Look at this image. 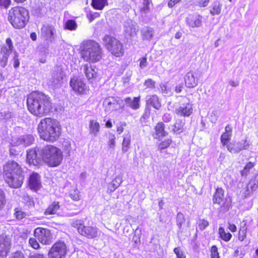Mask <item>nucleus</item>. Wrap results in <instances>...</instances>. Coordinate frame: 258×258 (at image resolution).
I'll return each instance as SVG.
<instances>
[{"label":"nucleus","instance_id":"f257e3e1","mask_svg":"<svg viewBox=\"0 0 258 258\" xmlns=\"http://www.w3.org/2000/svg\"><path fill=\"white\" fill-rule=\"evenodd\" d=\"M28 110L37 117L45 116L52 112V103L50 97L39 91H33L27 96Z\"/></svg>","mask_w":258,"mask_h":258},{"label":"nucleus","instance_id":"f03ea898","mask_svg":"<svg viewBox=\"0 0 258 258\" xmlns=\"http://www.w3.org/2000/svg\"><path fill=\"white\" fill-rule=\"evenodd\" d=\"M37 132L43 140L54 142L60 138L62 128L58 121L51 117L42 119L37 126Z\"/></svg>","mask_w":258,"mask_h":258},{"label":"nucleus","instance_id":"7ed1b4c3","mask_svg":"<svg viewBox=\"0 0 258 258\" xmlns=\"http://www.w3.org/2000/svg\"><path fill=\"white\" fill-rule=\"evenodd\" d=\"M80 53L82 58L89 63L97 62L102 57V50L100 45L91 40H87L82 43Z\"/></svg>","mask_w":258,"mask_h":258},{"label":"nucleus","instance_id":"20e7f679","mask_svg":"<svg viewBox=\"0 0 258 258\" xmlns=\"http://www.w3.org/2000/svg\"><path fill=\"white\" fill-rule=\"evenodd\" d=\"M29 19V11L24 7H13L8 11V20L15 29L24 28L27 24Z\"/></svg>","mask_w":258,"mask_h":258},{"label":"nucleus","instance_id":"39448f33","mask_svg":"<svg viewBox=\"0 0 258 258\" xmlns=\"http://www.w3.org/2000/svg\"><path fill=\"white\" fill-rule=\"evenodd\" d=\"M41 156L43 161L50 167L59 166L63 159V155L60 149L51 145L45 146L41 150Z\"/></svg>","mask_w":258,"mask_h":258},{"label":"nucleus","instance_id":"423d86ee","mask_svg":"<svg viewBox=\"0 0 258 258\" xmlns=\"http://www.w3.org/2000/svg\"><path fill=\"white\" fill-rule=\"evenodd\" d=\"M103 45L110 54L116 57H121L124 54L123 43L110 35H105L103 39Z\"/></svg>","mask_w":258,"mask_h":258},{"label":"nucleus","instance_id":"0eeeda50","mask_svg":"<svg viewBox=\"0 0 258 258\" xmlns=\"http://www.w3.org/2000/svg\"><path fill=\"white\" fill-rule=\"evenodd\" d=\"M214 204L219 206L220 211L226 212L232 208V200L230 197H225V190L221 187L216 188L212 197Z\"/></svg>","mask_w":258,"mask_h":258},{"label":"nucleus","instance_id":"6e6552de","mask_svg":"<svg viewBox=\"0 0 258 258\" xmlns=\"http://www.w3.org/2000/svg\"><path fill=\"white\" fill-rule=\"evenodd\" d=\"M71 225L76 229L79 234L88 239H94L98 236V229L92 225H85L84 222L82 220H74Z\"/></svg>","mask_w":258,"mask_h":258},{"label":"nucleus","instance_id":"1a4fd4ad","mask_svg":"<svg viewBox=\"0 0 258 258\" xmlns=\"http://www.w3.org/2000/svg\"><path fill=\"white\" fill-rule=\"evenodd\" d=\"M70 86L72 90L77 95H85L89 91V87L84 81L77 76L71 78Z\"/></svg>","mask_w":258,"mask_h":258},{"label":"nucleus","instance_id":"9d476101","mask_svg":"<svg viewBox=\"0 0 258 258\" xmlns=\"http://www.w3.org/2000/svg\"><path fill=\"white\" fill-rule=\"evenodd\" d=\"M33 235L43 245H49L53 241L52 234L47 228L38 227L34 230Z\"/></svg>","mask_w":258,"mask_h":258},{"label":"nucleus","instance_id":"9b49d317","mask_svg":"<svg viewBox=\"0 0 258 258\" xmlns=\"http://www.w3.org/2000/svg\"><path fill=\"white\" fill-rule=\"evenodd\" d=\"M67 247L65 243L58 241L55 242L48 252V258H65Z\"/></svg>","mask_w":258,"mask_h":258},{"label":"nucleus","instance_id":"f8f14e48","mask_svg":"<svg viewBox=\"0 0 258 258\" xmlns=\"http://www.w3.org/2000/svg\"><path fill=\"white\" fill-rule=\"evenodd\" d=\"M23 170L18 163L14 160L8 161L3 166L4 177L22 174Z\"/></svg>","mask_w":258,"mask_h":258},{"label":"nucleus","instance_id":"ddd939ff","mask_svg":"<svg viewBox=\"0 0 258 258\" xmlns=\"http://www.w3.org/2000/svg\"><path fill=\"white\" fill-rule=\"evenodd\" d=\"M250 144L246 139L241 140L237 142H231L225 147L232 154H237L240 151L248 149Z\"/></svg>","mask_w":258,"mask_h":258},{"label":"nucleus","instance_id":"4468645a","mask_svg":"<svg viewBox=\"0 0 258 258\" xmlns=\"http://www.w3.org/2000/svg\"><path fill=\"white\" fill-rule=\"evenodd\" d=\"M28 187L31 190L37 192L42 187L40 175L36 172L31 173L27 181Z\"/></svg>","mask_w":258,"mask_h":258},{"label":"nucleus","instance_id":"2eb2a0df","mask_svg":"<svg viewBox=\"0 0 258 258\" xmlns=\"http://www.w3.org/2000/svg\"><path fill=\"white\" fill-rule=\"evenodd\" d=\"M4 179L10 187L18 188L23 184L24 177L22 174H17V175L5 176Z\"/></svg>","mask_w":258,"mask_h":258},{"label":"nucleus","instance_id":"dca6fc26","mask_svg":"<svg viewBox=\"0 0 258 258\" xmlns=\"http://www.w3.org/2000/svg\"><path fill=\"white\" fill-rule=\"evenodd\" d=\"M168 132L165 130V125L162 121L158 122L154 127L152 136L154 139L160 141V139L167 136Z\"/></svg>","mask_w":258,"mask_h":258},{"label":"nucleus","instance_id":"f3484780","mask_svg":"<svg viewBox=\"0 0 258 258\" xmlns=\"http://www.w3.org/2000/svg\"><path fill=\"white\" fill-rule=\"evenodd\" d=\"M54 28L52 25H43L41 29V36L47 43L51 42L54 39Z\"/></svg>","mask_w":258,"mask_h":258},{"label":"nucleus","instance_id":"a211bd4d","mask_svg":"<svg viewBox=\"0 0 258 258\" xmlns=\"http://www.w3.org/2000/svg\"><path fill=\"white\" fill-rule=\"evenodd\" d=\"M233 134V127L231 125L228 124L225 127V131L220 136V142L223 147H225L229 143L231 142V138Z\"/></svg>","mask_w":258,"mask_h":258},{"label":"nucleus","instance_id":"6ab92c4d","mask_svg":"<svg viewBox=\"0 0 258 258\" xmlns=\"http://www.w3.org/2000/svg\"><path fill=\"white\" fill-rule=\"evenodd\" d=\"M184 81L186 87L188 88L196 87L198 84L197 74L192 71L187 72L184 77Z\"/></svg>","mask_w":258,"mask_h":258},{"label":"nucleus","instance_id":"aec40b11","mask_svg":"<svg viewBox=\"0 0 258 258\" xmlns=\"http://www.w3.org/2000/svg\"><path fill=\"white\" fill-rule=\"evenodd\" d=\"M192 112V105L189 102L181 104L175 110V112L177 115L183 117L190 116Z\"/></svg>","mask_w":258,"mask_h":258},{"label":"nucleus","instance_id":"412c9836","mask_svg":"<svg viewBox=\"0 0 258 258\" xmlns=\"http://www.w3.org/2000/svg\"><path fill=\"white\" fill-rule=\"evenodd\" d=\"M258 188V173L248 182L244 192L245 197H248Z\"/></svg>","mask_w":258,"mask_h":258},{"label":"nucleus","instance_id":"4be33fe9","mask_svg":"<svg viewBox=\"0 0 258 258\" xmlns=\"http://www.w3.org/2000/svg\"><path fill=\"white\" fill-rule=\"evenodd\" d=\"M119 104L117 99L113 96H109L104 99L103 106L106 111H112Z\"/></svg>","mask_w":258,"mask_h":258},{"label":"nucleus","instance_id":"5701e85b","mask_svg":"<svg viewBox=\"0 0 258 258\" xmlns=\"http://www.w3.org/2000/svg\"><path fill=\"white\" fill-rule=\"evenodd\" d=\"M27 161L29 164L35 166L40 164V159L38 157L36 150L33 149L27 151Z\"/></svg>","mask_w":258,"mask_h":258},{"label":"nucleus","instance_id":"b1692460","mask_svg":"<svg viewBox=\"0 0 258 258\" xmlns=\"http://www.w3.org/2000/svg\"><path fill=\"white\" fill-rule=\"evenodd\" d=\"M11 241L7 238H0V256H6L11 248Z\"/></svg>","mask_w":258,"mask_h":258},{"label":"nucleus","instance_id":"393cba45","mask_svg":"<svg viewBox=\"0 0 258 258\" xmlns=\"http://www.w3.org/2000/svg\"><path fill=\"white\" fill-rule=\"evenodd\" d=\"M141 96L135 97L132 99L130 97H126L124 99V102L126 106L131 108L133 110H137L140 107Z\"/></svg>","mask_w":258,"mask_h":258},{"label":"nucleus","instance_id":"a878e982","mask_svg":"<svg viewBox=\"0 0 258 258\" xmlns=\"http://www.w3.org/2000/svg\"><path fill=\"white\" fill-rule=\"evenodd\" d=\"M84 72L88 81L96 79L98 76V73L95 68L91 65L85 64L83 66Z\"/></svg>","mask_w":258,"mask_h":258},{"label":"nucleus","instance_id":"bb28decb","mask_svg":"<svg viewBox=\"0 0 258 258\" xmlns=\"http://www.w3.org/2000/svg\"><path fill=\"white\" fill-rule=\"evenodd\" d=\"M186 22L190 27H200L202 23V16L200 15H189L186 18Z\"/></svg>","mask_w":258,"mask_h":258},{"label":"nucleus","instance_id":"cd10ccee","mask_svg":"<svg viewBox=\"0 0 258 258\" xmlns=\"http://www.w3.org/2000/svg\"><path fill=\"white\" fill-rule=\"evenodd\" d=\"M60 208V202L53 201L45 209L44 214L46 216L56 214Z\"/></svg>","mask_w":258,"mask_h":258},{"label":"nucleus","instance_id":"c85d7f7f","mask_svg":"<svg viewBox=\"0 0 258 258\" xmlns=\"http://www.w3.org/2000/svg\"><path fill=\"white\" fill-rule=\"evenodd\" d=\"M146 104L148 106H152L156 109H159L161 106V104L159 98L157 95H152L146 100Z\"/></svg>","mask_w":258,"mask_h":258},{"label":"nucleus","instance_id":"c756f323","mask_svg":"<svg viewBox=\"0 0 258 258\" xmlns=\"http://www.w3.org/2000/svg\"><path fill=\"white\" fill-rule=\"evenodd\" d=\"M184 126L185 120L181 119H178L175 120L172 125V132L174 134H180L184 132Z\"/></svg>","mask_w":258,"mask_h":258},{"label":"nucleus","instance_id":"7c9ffc66","mask_svg":"<svg viewBox=\"0 0 258 258\" xmlns=\"http://www.w3.org/2000/svg\"><path fill=\"white\" fill-rule=\"evenodd\" d=\"M108 5V0H91V6L96 10H102Z\"/></svg>","mask_w":258,"mask_h":258},{"label":"nucleus","instance_id":"2f4dec72","mask_svg":"<svg viewBox=\"0 0 258 258\" xmlns=\"http://www.w3.org/2000/svg\"><path fill=\"white\" fill-rule=\"evenodd\" d=\"M132 136L130 133H127L123 136L122 142V150L123 152L128 151L131 147Z\"/></svg>","mask_w":258,"mask_h":258},{"label":"nucleus","instance_id":"473e14b6","mask_svg":"<svg viewBox=\"0 0 258 258\" xmlns=\"http://www.w3.org/2000/svg\"><path fill=\"white\" fill-rule=\"evenodd\" d=\"M14 217L18 221H21L26 218L27 216L30 215L24 211L22 208L16 207L14 209Z\"/></svg>","mask_w":258,"mask_h":258},{"label":"nucleus","instance_id":"72a5a7b5","mask_svg":"<svg viewBox=\"0 0 258 258\" xmlns=\"http://www.w3.org/2000/svg\"><path fill=\"white\" fill-rule=\"evenodd\" d=\"M218 235L219 238L226 242L229 241L232 237V234L226 231L223 227L218 228Z\"/></svg>","mask_w":258,"mask_h":258},{"label":"nucleus","instance_id":"f704fd0d","mask_svg":"<svg viewBox=\"0 0 258 258\" xmlns=\"http://www.w3.org/2000/svg\"><path fill=\"white\" fill-rule=\"evenodd\" d=\"M122 182V177L118 175L116 176L112 181L109 184L108 189L110 192L114 191L118 188Z\"/></svg>","mask_w":258,"mask_h":258},{"label":"nucleus","instance_id":"c9c22d12","mask_svg":"<svg viewBox=\"0 0 258 258\" xmlns=\"http://www.w3.org/2000/svg\"><path fill=\"white\" fill-rule=\"evenodd\" d=\"M7 45H4L1 48L4 54H11L14 50L13 42L11 38H7L6 40Z\"/></svg>","mask_w":258,"mask_h":258},{"label":"nucleus","instance_id":"e433bc0d","mask_svg":"<svg viewBox=\"0 0 258 258\" xmlns=\"http://www.w3.org/2000/svg\"><path fill=\"white\" fill-rule=\"evenodd\" d=\"M90 133L96 136L100 131L99 123L95 120H90L89 123Z\"/></svg>","mask_w":258,"mask_h":258},{"label":"nucleus","instance_id":"4c0bfd02","mask_svg":"<svg viewBox=\"0 0 258 258\" xmlns=\"http://www.w3.org/2000/svg\"><path fill=\"white\" fill-rule=\"evenodd\" d=\"M247 226L246 223L241 226L238 230L237 234L238 239L240 241H244L247 236Z\"/></svg>","mask_w":258,"mask_h":258},{"label":"nucleus","instance_id":"58836bf2","mask_svg":"<svg viewBox=\"0 0 258 258\" xmlns=\"http://www.w3.org/2000/svg\"><path fill=\"white\" fill-rule=\"evenodd\" d=\"M172 143V140L171 138H167L161 141L157 144V149L160 152L168 148Z\"/></svg>","mask_w":258,"mask_h":258},{"label":"nucleus","instance_id":"ea45409f","mask_svg":"<svg viewBox=\"0 0 258 258\" xmlns=\"http://www.w3.org/2000/svg\"><path fill=\"white\" fill-rule=\"evenodd\" d=\"M255 165V163L253 162L249 161L245 165L243 169L240 171V175L242 177H247L250 173V170L253 168Z\"/></svg>","mask_w":258,"mask_h":258},{"label":"nucleus","instance_id":"a19ab883","mask_svg":"<svg viewBox=\"0 0 258 258\" xmlns=\"http://www.w3.org/2000/svg\"><path fill=\"white\" fill-rule=\"evenodd\" d=\"M222 5L219 2L213 3L210 8V14L213 15H217L220 14Z\"/></svg>","mask_w":258,"mask_h":258},{"label":"nucleus","instance_id":"79ce46f5","mask_svg":"<svg viewBox=\"0 0 258 258\" xmlns=\"http://www.w3.org/2000/svg\"><path fill=\"white\" fill-rule=\"evenodd\" d=\"M77 28V24L75 20L73 19L68 20L64 24V29L70 31L75 30Z\"/></svg>","mask_w":258,"mask_h":258},{"label":"nucleus","instance_id":"37998d69","mask_svg":"<svg viewBox=\"0 0 258 258\" xmlns=\"http://www.w3.org/2000/svg\"><path fill=\"white\" fill-rule=\"evenodd\" d=\"M29 245L33 249L38 250L41 248L39 241L34 236L29 239Z\"/></svg>","mask_w":258,"mask_h":258},{"label":"nucleus","instance_id":"c03bdc74","mask_svg":"<svg viewBox=\"0 0 258 258\" xmlns=\"http://www.w3.org/2000/svg\"><path fill=\"white\" fill-rule=\"evenodd\" d=\"M7 203L6 195L5 191L0 188V210L3 209Z\"/></svg>","mask_w":258,"mask_h":258},{"label":"nucleus","instance_id":"a18cd8bd","mask_svg":"<svg viewBox=\"0 0 258 258\" xmlns=\"http://www.w3.org/2000/svg\"><path fill=\"white\" fill-rule=\"evenodd\" d=\"M116 145V137L113 134H109L108 135V140L107 141V146L109 149H114Z\"/></svg>","mask_w":258,"mask_h":258},{"label":"nucleus","instance_id":"49530a36","mask_svg":"<svg viewBox=\"0 0 258 258\" xmlns=\"http://www.w3.org/2000/svg\"><path fill=\"white\" fill-rule=\"evenodd\" d=\"M70 197L73 200L75 201H79L81 198L80 191L77 189L71 191Z\"/></svg>","mask_w":258,"mask_h":258},{"label":"nucleus","instance_id":"de8ad7c7","mask_svg":"<svg viewBox=\"0 0 258 258\" xmlns=\"http://www.w3.org/2000/svg\"><path fill=\"white\" fill-rule=\"evenodd\" d=\"M210 251L211 258H220L218 248L216 245L211 246Z\"/></svg>","mask_w":258,"mask_h":258},{"label":"nucleus","instance_id":"09e8293b","mask_svg":"<svg viewBox=\"0 0 258 258\" xmlns=\"http://www.w3.org/2000/svg\"><path fill=\"white\" fill-rule=\"evenodd\" d=\"M100 17V14L98 12H90L86 15V17L90 23L92 22L95 19Z\"/></svg>","mask_w":258,"mask_h":258},{"label":"nucleus","instance_id":"8fccbe9b","mask_svg":"<svg viewBox=\"0 0 258 258\" xmlns=\"http://www.w3.org/2000/svg\"><path fill=\"white\" fill-rule=\"evenodd\" d=\"M153 31L148 29L142 32V36L144 40H150L153 37Z\"/></svg>","mask_w":258,"mask_h":258},{"label":"nucleus","instance_id":"3c124183","mask_svg":"<svg viewBox=\"0 0 258 258\" xmlns=\"http://www.w3.org/2000/svg\"><path fill=\"white\" fill-rule=\"evenodd\" d=\"M173 251L176 254V258H186V255L180 247L174 248Z\"/></svg>","mask_w":258,"mask_h":258},{"label":"nucleus","instance_id":"603ef678","mask_svg":"<svg viewBox=\"0 0 258 258\" xmlns=\"http://www.w3.org/2000/svg\"><path fill=\"white\" fill-rule=\"evenodd\" d=\"M209 225V222L205 219L200 220L199 221V222L198 223V226H199V229L201 230H204Z\"/></svg>","mask_w":258,"mask_h":258},{"label":"nucleus","instance_id":"864d4df0","mask_svg":"<svg viewBox=\"0 0 258 258\" xmlns=\"http://www.w3.org/2000/svg\"><path fill=\"white\" fill-rule=\"evenodd\" d=\"M144 85L146 88L153 89L155 87V82L151 79L145 80Z\"/></svg>","mask_w":258,"mask_h":258},{"label":"nucleus","instance_id":"5fc2aeb1","mask_svg":"<svg viewBox=\"0 0 258 258\" xmlns=\"http://www.w3.org/2000/svg\"><path fill=\"white\" fill-rule=\"evenodd\" d=\"M150 115V111H145L140 118V121L142 123L146 124L147 120L149 118Z\"/></svg>","mask_w":258,"mask_h":258},{"label":"nucleus","instance_id":"6e6d98bb","mask_svg":"<svg viewBox=\"0 0 258 258\" xmlns=\"http://www.w3.org/2000/svg\"><path fill=\"white\" fill-rule=\"evenodd\" d=\"M10 54H4L2 58H0V65L2 67H5L8 62V58Z\"/></svg>","mask_w":258,"mask_h":258},{"label":"nucleus","instance_id":"4d7b16f0","mask_svg":"<svg viewBox=\"0 0 258 258\" xmlns=\"http://www.w3.org/2000/svg\"><path fill=\"white\" fill-rule=\"evenodd\" d=\"M10 258H25L24 254L20 250H17L12 254Z\"/></svg>","mask_w":258,"mask_h":258},{"label":"nucleus","instance_id":"13d9d810","mask_svg":"<svg viewBox=\"0 0 258 258\" xmlns=\"http://www.w3.org/2000/svg\"><path fill=\"white\" fill-rule=\"evenodd\" d=\"M132 242L134 246H137V245L140 244L141 240L140 237L139 236V235L135 234L133 236Z\"/></svg>","mask_w":258,"mask_h":258},{"label":"nucleus","instance_id":"bf43d9fd","mask_svg":"<svg viewBox=\"0 0 258 258\" xmlns=\"http://www.w3.org/2000/svg\"><path fill=\"white\" fill-rule=\"evenodd\" d=\"M126 125L125 122H121L120 124L116 127V132L118 135H120L124 131V127Z\"/></svg>","mask_w":258,"mask_h":258},{"label":"nucleus","instance_id":"052dcab7","mask_svg":"<svg viewBox=\"0 0 258 258\" xmlns=\"http://www.w3.org/2000/svg\"><path fill=\"white\" fill-rule=\"evenodd\" d=\"M11 0H0V6L7 9L11 4Z\"/></svg>","mask_w":258,"mask_h":258},{"label":"nucleus","instance_id":"680f3d73","mask_svg":"<svg viewBox=\"0 0 258 258\" xmlns=\"http://www.w3.org/2000/svg\"><path fill=\"white\" fill-rule=\"evenodd\" d=\"M149 5L148 3L147 4L143 3V7L140 10V12L144 14L148 13L150 11Z\"/></svg>","mask_w":258,"mask_h":258},{"label":"nucleus","instance_id":"e2e57ef3","mask_svg":"<svg viewBox=\"0 0 258 258\" xmlns=\"http://www.w3.org/2000/svg\"><path fill=\"white\" fill-rule=\"evenodd\" d=\"M140 67L143 68L147 65V58L146 56H144L139 59Z\"/></svg>","mask_w":258,"mask_h":258},{"label":"nucleus","instance_id":"0e129e2a","mask_svg":"<svg viewBox=\"0 0 258 258\" xmlns=\"http://www.w3.org/2000/svg\"><path fill=\"white\" fill-rule=\"evenodd\" d=\"M28 258H46L44 254L41 253L35 252L29 255Z\"/></svg>","mask_w":258,"mask_h":258},{"label":"nucleus","instance_id":"69168bd1","mask_svg":"<svg viewBox=\"0 0 258 258\" xmlns=\"http://www.w3.org/2000/svg\"><path fill=\"white\" fill-rule=\"evenodd\" d=\"M210 1V0H200L198 3L197 5L201 8L205 7L208 5Z\"/></svg>","mask_w":258,"mask_h":258},{"label":"nucleus","instance_id":"338daca9","mask_svg":"<svg viewBox=\"0 0 258 258\" xmlns=\"http://www.w3.org/2000/svg\"><path fill=\"white\" fill-rule=\"evenodd\" d=\"M227 228L232 232H235L237 230L236 226L234 224L230 222L228 223Z\"/></svg>","mask_w":258,"mask_h":258},{"label":"nucleus","instance_id":"774afa93","mask_svg":"<svg viewBox=\"0 0 258 258\" xmlns=\"http://www.w3.org/2000/svg\"><path fill=\"white\" fill-rule=\"evenodd\" d=\"M181 0H169L168 3V6L171 8H173L176 4L178 3Z\"/></svg>","mask_w":258,"mask_h":258}]
</instances>
